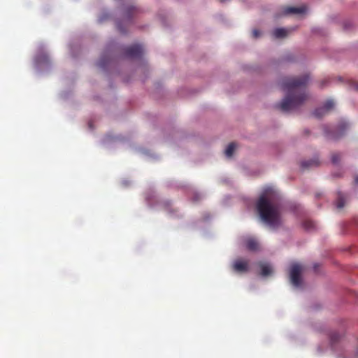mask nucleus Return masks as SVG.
Masks as SVG:
<instances>
[{
    "label": "nucleus",
    "instance_id": "1",
    "mask_svg": "<svg viewBox=\"0 0 358 358\" xmlns=\"http://www.w3.org/2000/svg\"><path fill=\"white\" fill-rule=\"evenodd\" d=\"M310 77L306 74L300 77H288L282 80V88L286 96L282 101L276 104V108L282 112H290L298 109L308 99L305 90Z\"/></svg>",
    "mask_w": 358,
    "mask_h": 358
},
{
    "label": "nucleus",
    "instance_id": "2",
    "mask_svg": "<svg viewBox=\"0 0 358 358\" xmlns=\"http://www.w3.org/2000/svg\"><path fill=\"white\" fill-rule=\"evenodd\" d=\"M271 191H265L259 198L256 208L262 222L271 227L282 224L280 204L274 200Z\"/></svg>",
    "mask_w": 358,
    "mask_h": 358
},
{
    "label": "nucleus",
    "instance_id": "3",
    "mask_svg": "<svg viewBox=\"0 0 358 358\" xmlns=\"http://www.w3.org/2000/svg\"><path fill=\"white\" fill-rule=\"evenodd\" d=\"M303 268L299 264H293L290 268V281L295 287H299L301 284V274Z\"/></svg>",
    "mask_w": 358,
    "mask_h": 358
},
{
    "label": "nucleus",
    "instance_id": "4",
    "mask_svg": "<svg viewBox=\"0 0 358 358\" xmlns=\"http://www.w3.org/2000/svg\"><path fill=\"white\" fill-rule=\"evenodd\" d=\"M348 128V124L345 122H343L338 125L334 131H329L327 128L325 127V134L327 137L329 139L336 140L341 137L343 134L346 129Z\"/></svg>",
    "mask_w": 358,
    "mask_h": 358
},
{
    "label": "nucleus",
    "instance_id": "5",
    "mask_svg": "<svg viewBox=\"0 0 358 358\" xmlns=\"http://www.w3.org/2000/svg\"><path fill=\"white\" fill-rule=\"evenodd\" d=\"M143 52V48L140 45H133L124 50L126 57L131 59L141 57Z\"/></svg>",
    "mask_w": 358,
    "mask_h": 358
},
{
    "label": "nucleus",
    "instance_id": "6",
    "mask_svg": "<svg viewBox=\"0 0 358 358\" xmlns=\"http://www.w3.org/2000/svg\"><path fill=\"white\" fill-rule=\"evenodd\" d=\"M334 107V102L332 100H327L322 107L316 108L313 112V115L320 118L332 110Z\"/></svg>",
    "mask_w": 358,
    "mask_h": 358
},
{
    "label": "nucleus",
    "instance_id": "7",
    "mask_svg": "<svg viewBox=\"0 0 358 358\" xmlns=\"http://www.w3.org/2000/svg\"><path fill=\"white\" fill-rule=\"evenodd\" d=\"M232 268L237 273H245L249 270L248 262L247 260L237 259L234 261Z\"/></svg>",
    "mask_w": 358,
    "mask_h": 358
},
{
    "label": "nucleus",
    "instance_id": "8",
    "mask_svg": "<svg viewBox=\"0 0 358 358\" xmlns=\"http://www.w3.org/2000/svg\"><path fill=\"white\" fill-rule=\"evenodd\" d=\"M306 10L307 6L306 5H302L299 7L287 6L284 8V14H302L306 13Z\"/></svg>",
    "mask_w": 358,
    "mask_h": 358
},
{
    "label": "nucleus",
    "instance_id": "9",
    "mask_svg": "<svg viewBox=\"0 0 358 358\" xmlns=\"http://www.w3.org/2000/svg\"><path fill=\"white\" fill-rule=\"evenodd\" d=\"M259 266L261 268V275L262 276L266 277L272 273V268L268 264L264 262H259Z\"/></svg>",
    "mask_w": 358,
    "mask_h": 358
},
{
    "label": "nucleus",
    "instance_id": "10",
    "mask_svg": "<svg viewBox=\"0 0 358 358\" xmlns=\"http://www.w3.org/2000/svg\"><path fill=\"white\" fill-rule=\"evenodd\" d=\"M319 165H320V161L318 160V159H316V158L301 162V166L303 168H306V169H309V168H312V167H317Z\"/></svg>",
    "mask_w": 358,
    "mask_h": 358
},
{
    "label": "nucleus",
    "instance_id": "11",
    "mask_svg": "<svg viewBox=\"0 0 358 358\" xmlns=\"http://www.w3.org/2000/svg\"><path fill=\"white\" fill-rule=\"evenodd\" d=\"M246 247L249 250L257 251L259 250V243L256 240L250 238L246 241Z\"/></svg>",
    "mask_w": 358,
    "mask_h": 358
},
{
    "label": "nucleus",
    "instance_id": "12",
    "mask_svg": "<svg viewBox=\"0 0 358 358\" xmlns=\"http://www.w3.org/2000/svg\"><path fill=\"white\" fill-rule=\"evenodd\" d=\"M287 33L288 31L287 29L284 28H278L273 31V34L276 38H282L287 36Z\"/></svg>",
    "mask_w": 358,
    "mask_h": 358
},
{
    "label": "nucleus",
    "instance_id": "13",
    "mask_svg": "<svg viewBox=\"0 0 358 358\" xmlns=\"http://www.w3.org/2000/svg\"><path fill=\"white\" fill-rule=\"evenodd\" d=\"M236 148V144L235 143L233 142V143H229L225 150V152H224L225 155L227 157H231L233 155L234 152Z\"/></svg>",
    "mask_w": 358,
    "mask_h": 358
},
{
    "label": "nucleus",
    "instance_id": "14",
    "mask_svg": "<svg viewBox=\"0 0 358 358\" xmlns=\"http://www.w3.org/2000/svg\"><path fill=\"white\" fill-rule=\"evenodd\" d=\"M336 203V206H337L338 208L341 209V208L344 207V206H345V196H344V195L342 193L338 192Z\"/></svg>",
    "mask_w": 358,
    "mask_h": 358
},
{
    "label": "nucleus",
    "instance_id": "15",
    "mask_svg": "<svg viewBox=\"0 0 358 358\" xmlns=\"http://www.w3.org/2000/svg\"><path fill=\"white\" fill-rule=\"evenodd\" d=\"M341 155L338 152L333 153L331 155V162L334 164H337L341 161Z\"/></svg>",
    "mask_w": 358,
    "mask_h": 358
},
{
    "label": "nucleus",
    "instance_id": "16",
    "mask_svg": "<svg viewBox=\"0 0 358 358\" xmlns=\"http://www.w3.org/2000/svg\"><path fill=\"white\" fill-rule=\"evenodd\" d=\"M340 338L341 335L337 332H332L330 334V341L332 344L338 341L340 339Z\"/></svg>",
    "mask_w": 358,
    "mask_h": 358
},
{
    "label": "nucleus",
    "instance_id": "17",
    "mask_svg": "<svg viewBox=\"0 0 358 358\" xmlns=\"http://www.w3.org/2000/svg\"><path fill=\"white\" fill-rule=\"evenodd\" d=\"M303 225L306 230H311L314 228V223L310 220L304 221Z\"/></svg>",
    "mask_w": 358,
    "mask_h": 358
},
{
    "label": "nucleus",
    "instance_id": "18",
    "mask_svg": "<svg viewBox=\"0 0 358 358\" xmlns=\"http://www.w3.org/2000/svg\"><path fill=\"white\" fill-rule=\"evenodd\" d=\"M116 26H117V29L119 30V31L120 33H122V34L126 33V30L122 27L120 22H117Z\"/></svg>",
    "mask_w": 358,
    "mask_h": 358
},
{
    "label": "nucleus",
    "instance_id": "19",
    "mask_svg": "<svg viewBox=\"0 0 358 358\" xmlns=\"http://www.w3.org/2000/svg\"><path fill=\"white\" fill-rule=\"evenodd\" d=\"M136 8L134 7H129L127 8V17L128 19H130V17H131V13L135 10Z\"/></svg>",
    "mask_w": 358,
    "mask_h": 358
},
{
    "label": "nucleus",
    "instance_id": "20",
    "mask_svg": "<svg viewBox=\"0 0 358 358\" xmlns=\"http://www.w3.org/2000/svg\"><path fill=\"white\" fill-rule=\"evenodd\" d=\"M259 34H260V33L258 30H257V29L253 30L252 35H253L254 38H257L259 36Z\"/></svg>",
    "mask_w": 358,
    "mask_h": 358
},
{
    "label": "nucleus",
    "instance_id": "21",
    "mask_svg": "<svg viewBox=\"0 0 358 358\" xmlns=\"http://www.w3.org/2000/svg\"><path fill=\"white\" fill-rule=\"evenodd\" d=\"M106 18V16H105V15H102V16H101V17H99V22H103Z\"/></svg>",
    "mask_w": 358,
    "mask_h": 358
},
{
    "label": "nucleus",
    "instance_id": "22",
    "mask_svg": "<svg viewBox=\"0 0 358 358\" xmlns=\"http://www.w3.org/2000/svg\"><path fill=\"white\" fill-rule=\"evenodd\" d=\"M355 182L357 185H358V176H356L355 177Z\"/></svg>",
    "mask_w": 358,
    "mask_h": 358
},
{
    "label": "nucleus",
    "instance_id": "23",
    "mask_svg": "<svg viewBox=\"0 0 358 358\" xmlns=\"http://www.w3.org/2000/svg\"><path fill=\"white\" fill-rule=\"evenodd\" d=\"M221 2H224L226 0H220Z\"/></svg>",
    "mask_w": 358,
    "mask_h": 358
},
{
    "label": "nucleus",
    "instance_id": "24",
    "mask_svg": "<svg viewBox=\"0 0 358 358\" xmlns=\"http://www.w3.org/2000/svg\"><path fill=\"white\" fill-rule=\"evenodd\" d=\"M357 357H358V350H357Z\"/></svg>",
    "mask_w": 358,
    "mask_h": 358
},
{
    "label": "nucleus",
    "instance_id": "25",
    "mask_svg": "<svg viewBox=\"0 0 358 358\" xmlns=\"http://www.w3.org/2000/svg\"><path fill=\"white\" fill-rule=\"evenodd\" d=\"M357 89H358V86H357Z\"/></svg>",
    "mask_w": 358,
    "mask_h": 358
}]
</instances>
